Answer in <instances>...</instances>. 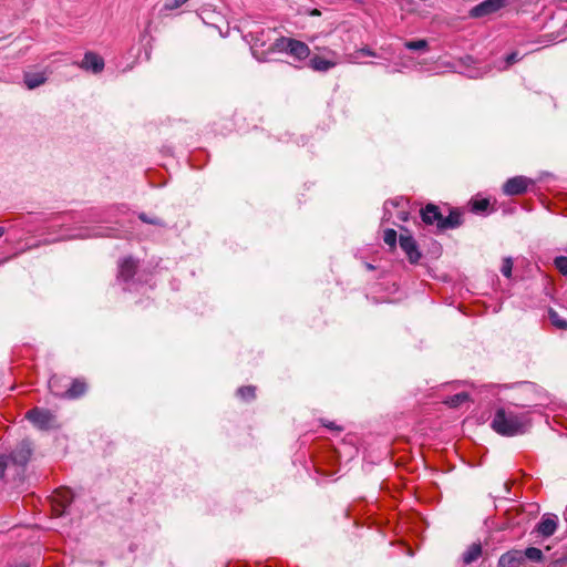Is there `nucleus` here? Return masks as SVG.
Here are the masks:
<instances>
[{
	"mask_svg": "<svg viewBox=\"0 0 567 567\" xmlns=\"http://www.w3.org/2000/svg\"><path fill=\"white\" fill-rule=\"evenodd\" d=\"M492 429L503 436L524 434L529 427V419L525 413H517L512 409L496 410L491 423Z\"/></svg>",
	"mask_w": 567,
	"mask_h": 567,
	"instance_id": "nucleus-1",
	"label": "nucleus"
},
{
	"mask_svg": "<svg viewBox=\"0 0 567 567\" xmlns=\"http://www.w3.org/2000/svg\"><path fill=\"white\" fill-rule=\"evenodd\" d=\"M277 52L287 53L297 61H303L310 55L309 47L299 40L281 37L274 43Z\"/></svg>",
	"mask_w": 567,
	"mask_h": 567,
	"instance_id": "nucleus-2",
	"label": "nucleus"
},
{
	"mask_svg": "<svg viewBox=\"0 0 567 567\" xmlns=\"http://www.w3.org/2000/svg\"><path fill=\"white\" fill-rule=\"evenodd\" d=\"M25 417L39 430L55 427V416L49 410L34 408L27 412Z\"/></svg>",
	"mask_w": 567,
	"mask_h": 567,
	"instance_id": "nucleus-3",
	"label": "nucleus"
},
{
	"mask_svg": "<svg viewBox=\"0 0 567 567\" xmlns=\"http://www.w3.org/2000/svg\"><path fill=\"white\" fill-rule=\"evenodd\" d=\"M73 501V493L68 487H61L54 492L51 497L52 511L56 516L65 513Z\"/></svg>",
	"mask_w": 567,
	"mask_h": 567,
	"instance_id": "nucleus-4",
	"label": "nucleus"
},
{
	"mask_svg": "<svg viewBox=\"0 0 567 567\" xmlns=\"http://www.w3.org/2000/svg\"><path fill=\"white\" fill-rule=\"evenodd\" d=\"M400 247L405 252L411 264H416L421 258V252L417 248L416 241L410 234L400 235Z\"/></svg>",
	"mask_w": 567,
	"mask_h": 567,
	"instance_id": "nucleus-5",
	"label": "nucleus"
},
{
	"mask_svg": "<svg viewBox=\"0 0 567 567\" xmlns=\"http://www.w3.org/2000/svg\"><path fill=\"white\" fill-rule=\"evenodd\" d=\"M507 0H485L471 9L470 14L473 18H482L496 12L505 6Z\"/></svg>",
	"mask_w": 567,
	"mask_h": 567,
	"instance_id": "nucleus-6",
	"label": "nucleus"
},
{
	"mask_svg": "<svg viewBox=\"0 0 567 567\" xmlns=\"http://www.w3.org/2000/svg\"><path fill=\"white\" fill-rule=\"evenodd\" d=\"M530 181L524 176H516L509 178L503 186V190L506 195H520L527 190Z\"/></svg>",
	"mask_w": 567,
	"mask_h": 567,
	"instance_id": "nucleus-7",
	"label": "nucleus"
},
{
	"mask_svg": "<svg viewBox=\"0 0 567 567\" xmlns=\"http://www.w3.org/2000/svg\"><path fill=\"white\" fill-rule=\"evenodd\" d=\"M79 66L85 71L97 74L104 69V60L94 52H86L83 60L79 63Z\"/></svg>",
	"mask_w": 567,
	"mask_h": 567,
	"instance_id": "nucleus-8",
	"label": "nucleus"
},
{
	"mask_svg": "<svg viewBox=\"0 0 567 567\" xmlns=\"http://www.w3.org/2000/svg\"><path fill=\"white\" fill-rule=\"evenodd\" d=\"M31 456V444L28 441H22L17 449L10 454V461L19 466H24Z\"/></svg>",
	"mask_w": 567,
	"mask_h": 567,
	"instance_id": "nucleus-9",
	"label": "nucleus"
},
{
	"mask_svg": "<svg viewBox=\"0 0 567 567\" xmlns=\"http://www.w3.org/2000/svg\"><path fill=\"white\" fill-rule=\"evenodd\" d=\"M524 564L522 550L508 551L502 555L498 560L499 567H524Z\"/></svg>",
	"mask_w": 567,
	"mask_h": 567,
	"instance_id": "nucleus-10",
	"label": "nucleus"
},
{
	"mask_svg": "<svg viewBox=\"0 0 567 567\" xmlns=\"http://www.w3.org/2000/svg\"><path fill=\"white\" fill-rule=\"evenodd\" d=\"M421 216L425 224H435L439 228H441L443 215L435 205L429 204L425 208L421 210Z\"/></svg>",
	"mask_w": 567,
	"mask_h": 567,
	"instance_id": "nucleus-11",
	"label": "nucleus"
},
{
	"mask_svg": "<svg viewBox=\"0 0 567 567\" xmlns=\"http://www.w3.org/2000/svg\"><path fill=\"white\" fill-rule=\"evenodd\" d=\"M557 528V517L555 515H545L537 525V532L544 536H551Z\"/></svg>",
	"mask_w": 567,
	"mask_h": 567,
	"instance_id": "nucleus-12",
	"label": "nucleus"
},
{
	"mask_svg": "<svg viewBox=\"0 0 567 567\" xmlns=\"http://www.w3.org/2000/svg\"><path fill=\"white\" fill-rule=\"evenodd\" d=\"M338 64L337 61L323 59L319 55H315L310 59V66L315 71L327 72Z\"/></svg>",
	"mask_w": 567,
	"mask_h": 567,
	"instance_id": "nucleus-13",
	"label": "nucleus"
},
{
	"mask_svg": "<svg viewBox=\"0 0 567 567\" xmlns=\"http://www.w3.org/2000/svg\"><path fill=\"white\" fill-rule=\"evenodd\" d=\"M47 81L45 72H27L24 74V83L28 89L33 90L42 85Z\"/></svg>",
	"mask_w": 567,
	"mask_h": 567,
	"instance_id": "nucleus-14",
	"label": "nucleus"
},
{
	"mask_svg": "<svg viewBox=\"0 0 567 567\" xmlns=\"http://www.w3.org/2000/svg\"><path fill=\"white\" fill-rule=\"evenodd\" d=\"M135 269V261L132 258H126L120 264L118 277L126 281L134 276Z\"/></svg>",
	"mask_w": 567,
	"mask_h": 567,
	"instance_id": "nucleus-15",
	"label": "nucleus"
},
{
	"mask_svg": "<svg viewBox=\"0 0 567 567\" xmlns=\"http://www.w3.org/2000/svg\"><path fill=\"white\" fill-rule=\"evenodd\" d=\"M462 224V215L457 210H451L449 216L442 218L441 229L458 227Z\"/></svg>",
	"mask_w": 567,
	"mask_h": 567,
	"instance_id": "nucleus-16",
	"label": "nucleus"
},
{
	"mask_svg": "<svg viewBox=\"0 0 567 567\" xmlns=\"http://www.w3.org/2000/svg\"><path fill=\"white\" fill-rule=\"evenodd\" d=\"M482 555V546L481 544H472L463 554V561L465 564H471L480 558Z\"/></svg>",
	"mask_w": 567,
	"mask_h": 567,
	"instance_id": "nucleus-17",
	"label": "nucleus"
},
{
	"mask_svg": "<svg viewBox=\"0 0 567 567\" xmlns=\"http://www.w3.org/2000/svg\"><path fill=\"white\" fill-rule=\"evenodd\" d=\"M86 390V385L83 381L74 380L71 386L65 392V395L70 399H75L82 395Z\"/></svg>",
	"mask_w": 567,
	"mask_h": 567,
	"instance_id": "nucleus-18",
	"label": "nucleus"
},
{
	"mask_svg": "<svg viewBox=\"0 0 567 567\" xmlns=\"http://www.w3.org/2000/svg\"><path fill=\"white\" fill-rule=\"evenodd\" d=\"M522 555L524 560L528 559L534 563H538L543 559V551L536 547H528L525 550H522Z\"/></svg>",
	"mask_w": 567,
	"mask_h": 567,
	"instance_id": "nucleus-19",
	"label": "nucleus"
},
{
	"mask_svg": "<svg viewBox=\"0 0 567 567\" xmlns=\"http://www.w3.org/2000/svg\"><path fill=\"white\" fill-rule=\"evenodd\" d=\"M189 0H161L162 2V12H171L182 8Z\"/></svg>",
	"mask_w": 567,
	"mask_h": 567,
	"instance_id": "nucleus-20",
	"label": "nucleus"
},
{
	"mask_svg": "<svg viewBox=\"0 0 567 567\" xmlns=\"http://www.w3.org/2000/svg\"><path fill=\"white\" fill-rule=\"evenodd\" d=\"M549 319L551 323L561 330H567V320L563 319L555 310L550 309L549 312Z\"/></svg>",
	"mask_w": 567,
	"mask_h": 567,
	"instance_id": "nucleus-21",
	"label": "nucleus"
},
{
	"mask_svg": "<svg viewBox=\"0 0 567 567\" xmlns=\"http://www.w3.org/2000/svg\"><path fill=\"white\" fill-rule=\"evenodd\" d=\"M468 400V394L465 393V392H461V393H457V394H454L452 396H450L445 403L447 405H450L451 408H456L458 405H461L463 402L467 401Z\"/></svg>",
	"mask_w": 567,
	"mask_h": 567,
	"instance_id": "nucleus-22",
	"label": "nucleus"
},
{
	"mask_svg": "<svg viewBox=\"0 0 567 567\" xmlns=\"http://www.w3.org/2000/svg\"><path fill=\"white\" fill-rule=\"evenodd\" d=\"M404 47L409 50L417 51V50H425L427 48L426 40H416V41H406L404 43Z\"/></svg>",
	"mask_w": 567,
	"mask_h": 567,
	"instance_id": "nucleus-23",
	"label": "nucleus"
},
{
	"mask_svg": "<svg viewBox=\"0 0 567 567\" xmlns=\"http://www.w3.org/2000/svg\"><path fill=\"white\" fill-rule=\"evenodd\" d=\"M396 231L394 229H386L384 231L383 240L391 249H393L396 245Z\"/></svg>",
	"mask_w": 567,
	"mask_h": 567,
	"instance_id": "nucleus-24",
	"label": "nucleus"
},
{
	"mask_svg": "<svg viewBox=\"0 0 567 567\" xmlns=\"http://www.w3.org/2000/svg\"><path fill=\"white\" fill-rule=\"evenodd\" d=\"M255 390L251 385L241 386L237 390V394L244 400H249L255 398Z\"/></svg>",
	"mask_w": 567,
	"mask_h": 567,
	"instance_id": "nucleus-25",
	"label": "nucleus"
},
{
	"mask_svg": "<svg viewBox=\"0 0 567 567\" xmlns=\"http://www.w3.org/2000/svg\"><path fill=\"white\" fill-rule=\"evenodd\" d=\"M488 205V199H476L472 203V209L476 213H483L487 209Z\"/></svg>",
	"mask_w": 567,
	"mask_h": 567,
	"instance_id": "nucleus-26",
	"label": "nucleus"
},
{
	"mask_svg": "<svg viewBox=\"0 0 567 567\" xmlns=\"http://www.w3.org/2000/svg\"><path fill=\"white\" fill-rule=\"evenodd\" d=\"M554 264H555L556 268L563 275H567V257H565V256L556 257L554 260Z\"/></svg>",
	"mask_w": 567,
	"mask_h": 567,
	"instance_id": "nucleus-27",
	"label": "nucleus"
},
{
	"mask_svg": "<svg viewBox=\"0 0 567 567\" xmlns=\"http://www.w3.org/2000/svg\"><path fill=\"white\" fill-rule=\"evenodd\" d=\"M512 269H513V260L511 258H504L503 265L501 268L502 274L509 278L512 276Z\"/></svg>",
	"mask_w": 567,
	"mask_h": 567,
	"instance_id": "nucleus-28",
	"label": "nucleus"
},
{
	"mask_svg": "<svg viewBox=\"0 0 567 567\" xmlns=\"http://www.w3.org/2000/svg\"><path fill=\"white\" fill-rule=\"evenodd\" d=\"M58 382H59V378L58 377H52L50 380H49V389L50 391L55 394V395H61L59 389H58Z\"/></svg>",
	"mask_w": 567,
	"mask_h": 567,
	"instance_id": "nucleus-29",
	"label": "nucleus"
},
{
	"mask_svg": "<svg viewBox=\"0 0 567 567\" xmlns=\"http://www.w3.org/2000/svg\"><path fill=\"white\" fill-rule=\"evenodd\" d=\"M10 463H12V462L10 461L9 456H6V455L0 456V478L3 477L4 471Z\"/></svg>",
	"mask_w": 567,
	"mask_h": 567,
	"instance_id": "nucleus-30",
	"label": "nucleus"
},
{
	"mask_svg": "<svg viewBox=\"0 0 567 567\" xmlns=\"http://www.w3.org/2000/svg\"><path fill=\"white\" fill-rule=\"evenodd\" d=\"M361 54V52H359V50H357L355 52L353 53H350V54H347L346 58H344V61L348 62V63H360L359 61V55Z\"/></svg>",
	"mask_w": 567,
	"mask_h": 567,
	"instance_id": "nucleus-31",
	"label": "nucleus"
},
{
	"mask_svg": "<svg viewBox=\"0 0 567 567\" xmlns=\"http://www.w3.org/2000/svg\"><path fill=\"white\" fill-rule=\"evenodd\" d=\"M395 207H396V205L394 204V202H386L384 204V216H383V218L385 220L390 219L391 208H395Z\"/></svg>",
	"mask_w": 567,
	"mask_h": 567,
	"instance_id": "nucleus-32",
	"label": "nucleus"
},
{
	"mask_svg": "<svg viewBox=\"0 0 567 567\" xmlns=\"http://www.w3.org/2000/svg\"><path fill=\"white\" fill-rule=\"evenodd\" d=\"M518 54L516 52H513L511 54L507 55L506 58V64L507 65H511L513 63H515L516 61H518Z\"/></svg>",
	"mask_w": 567,
	"mask_h": 567,
	"instance_id": "nucleus-33",
	"label": "nucleus"
},
{
	"mask_svg": "<svg viewBox=\"0 0 567 567\" xmlns=\"http://www.w3.org/2000/svg\"><path fill=\"white\" fill-rule=\"evenodd\" d=\"M359 52H361V54H363V55L373 56V58L377 56V53L374 51H372L371 49H369L368 47L359 49Z\"/></svg>",
	"mask_w": 567,
	"mask_h": 567,
	"instance_id": "nucleus-34",
	"label": "nucleus"
},
{
	"mask_svg": "<svg viewBox=\"0 0 567 567\" xmlns=\"http://www.w3.org/2000/svg\"><path fill=\"white\" fill-rule=\"evenodd\" d=\"M94 236H104V233L101 231V227H99V229L94 230L93 233H87V234L80 235V237H82V238H84V237H94Z\"/></svg>",
	"mask_w": 567,
	"mask_h": 567,
	"instance_id": "nucleus-35",
	"label": "nucleus"
},
{
	"mask_svg": "<svg viewBox=\"0 0 567 567\" xmlns=\"http://www.w3.org/2000/svg\"><path fill=\"white\" fill-rule=\"evenodd\" d=\"M140 219L143 220L144 223H148V224H159V221L157 219H151L145 214H141Z\"/></svg>",
	"mask_w": 567,
	"mask_h": 567,
	"instance_id": "nucleus-36",
	"label": "nucleus"
},
{
	"mask_svg": "<svg viewBox=\"0 0 567 567\" xmlns=\"http://www.w3.org/2000/svg\"><path fill=\"white\" fill-rule=\"evenodd\" d=\"M399 219L405 221L408 219V213L400 212L399 213Z\"/></svg>",
	"mask_w": 567,
	"mask_h": 567,
	"instance_id": "nucleus-37",
	"label": "nucleus"
},
{
	"mask_svg": "<svg viewBox=\"0 0 567 567\" xmlns=\"http://www.w3.org/2000/svg\"><path fill=\"white\" fill-rule=\"evenodd\" d=\"M311 16H319L320 14V11L318 9H313L311 12H310Z\"/></svg>",
	"mask_w": 567,
	"mask_h": 567,
	"instance_id": "nucleus-38",
	"label": "nucleus"
},
{
	"mask_svg": "<svg viewBox=\"0 0 567 567\" xmlns=\"http://www.w3.org/2000/svg\"><path fill=\"white\" fill-rule=\"evenodd\" d=\"M6 230L3 227H0V237H2L4 235Z\"/></svg>",
	"mask_w": 567,
	"mask_h": 567,
	"instance_id": "nucleus-39",
	"label": "nucleus"
}]
</instances>
